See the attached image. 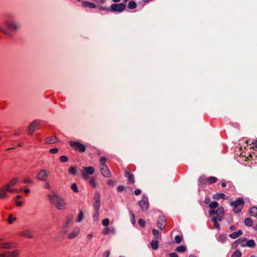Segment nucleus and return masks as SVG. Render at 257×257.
Listing matches in <instances>:
<instances>
[{
    "instance_id": "1a4fd4ad",
    "label": "nucleus",
    "mask_w": 257,
    "mask_h": 257,
    "mask_svg": "<svg viewBox=\"0 0 257 257\" xmlns=\"http://www.w3.org/2000/svg\"><path fill=\"white\" fill-rule=\"evenodd\" d=\"M49 175V172L47 170H42L37 174V178L42 181H46Z\"/></svg>"
},
{
    "instance_id": "4468645a",
    "label": "nucleus",
    "mask_w": 257,
    "mask_h": 257,
    "mask_svg": "<svg viewBox=\"0 0 257 257\" xmlns=\"http://www.w3.org/2000/svg\"><path fill=\"white\" fill-rule=\"evenodd\" d=\"M166 219L164 216L161 215L159 216V219L157 222V226L160 229L163 230L166 226Z\"/></svg>"
},
{
    "instance_id": "f03ea898",
    "label": "nucleus",
    "mask_w": 257,
    "mask_h": 257,
    "mask_svg": "<svg viewBox=\"0 0 257 257\" xmlns=\"http://www.w3.org/2000/svg\"><path fill=\"white\" fill-rule=\"evenodd\" d=\"M47 197L50 202L55 206L59 210H64L66 208V203L64 199L61 198L57 193L52 192L47 195Z\"/></svg>"
},
{
    "instance_id": "393cba45",
    "label": "nucleus",
    "mask_w": 257,
    "mask_h": 257,
    "mask_svg": "<svg viewBox=\"0 0 257 257\" xmlns=\"http://www.w3.org/2000/svg\"><path fill=\"white\" fill-rule=\"evenodd\" d=\"M242 234V232L241 230H239L237 232H234L232 233V234H230L229 235V237L231 238L235 239L237 237H239V236L241 235Z\"/></svg>"
},
{
    "instance_id": "58836bf2",
    "label": "nucleus",
    "mask_w": 257,
    "mask_h": 257,
    "mask_svg": "<svg viewBox=\"0 0 257 257\" xmlns=\"http://www.w3.org/2000/svg\"><path fill=\"white\" fill-rule=\"evenodd\" d=\"M93 206L94 208L95 209L96 213H97V214H98V211L100 207V202H95Z\"/></svg>"
},
{
    "instance_id": "5fc2aeb1",
    "label": "nucleus",
    "mask_w": 257,
    "mask_h": 257,
    "mask_svg": "<svg viewBox=\"0 0 257 257\" xmlns=\"http://www.w3.org/2000/svg\"><path fill=\"white\" fill-rule=\"evenodd\" d=\"M58 152V149L57 148L52 149L50 150L49 152L51 154H56Z\"/></svg>"
},
{
    "instance_id": "20e7f679",
    "label": "nucleus",
    "mask_w": 257,
    "mask_h": 257,
    "mask_svg": "<svg viewBox=\"0 0 257 257\" xmlns=\"http://www.w3.org/2000/svg\"><path fill=\"white\" fill-rule=\"evenodd\" d=\"M217 178L215 177L211 176L207 177L205 176H201L198 180L199 185L204 186L207 184H212L217 182Z\"/></svg>"
},
{
    "instance_id": "4c0bfd02",
    "label": "nucleus",
    "mask_w": 257,
    "mask_h": 257,
    "mask_svg": "<svg viewBox=\"0 0 257 257\" xmlns=\"http://www.w3.org/2000/svg\"><path fill=\"white\" fill-rule=\"evenodd\" d=\"M83 212L82 210H80L76 221L77 222H80L83 219Z\"/></svg>"
},
{
    "instance_id": "6ab92c4d",
    "label": "nucleus",
    "mask_w": 257,
    "mask_h": 257,
    "mask_svg": "<svg viewBox=\"0 0 257 257\" xmlns=\"http://www.w3.org/2000/svg\"><path fill=\"white\" fill-rule=\"evenodd\" d=\"M101 173L105 177H109L111 175L110 171L107 166L101 167Z\"/></svg>"
},
{
    "instance_id": "338daca9",
    "label": "nucleus",
    "mask_w": 257,
    "mask_h": 257,
    "mask_svg": "<svg viewBox=\"0 0 257 257\" xmlns=\"http://www.w3.org/2000/svg\"><path fill=\"white\" fill-rule=\"evenodd\" d=\"M22 196L21 195H17L16 197V200H18V199L22 198Z\"/></svg>"
},
{
    "instance_id": "052dcab7",
    "label": "nucleus",
    "mask_w": 257,
    "mask_h": 257,
    "mask_svg": "<svg viewBox=\"0 0 257 257\" xmlns=\"http://www.w3.org/2000/svg\"><path fill=\"white\" fill-rule=\"evenodd\" d=\"M45 187L46 189H51V185L48 182H46L45 184Z\"/></svg>"
},
{
    "instance_id": "13d9d810",
    "label": "nucleus",
    "mask_w": 257,
    "mask_h": 257,
    "mask_svg": "<svg viewBox=\"0 0 257 257\" xmlns=\"http://www.w3.org/2000/svg\"><path fill=\"white\" fill-rule=\"evenodd\" d=\"M169 255L170 257H178V254L175 252L171 253Z\"/></svg>"
},
{
    "instance_id": "0eeeda50",
    "label": "nucleus",
    "mask_w": 257,
    "mask_h": 257,
    "mask_svg": "<svg viewBox=\"0 0 257 257\" xmlns=\"http://www.w3.org/2000/svg\"><path fill=\"white\" fill-rule=\"evenodd\" d=\"M18 246V244L14 242L3 241V239L0 238V249H12Z\"/></svg>"
},
{
    "instance_id": "e433bc0d",
    "label": "nucleus",
    "mask_w": 257,
    "mask_h": 257,
    "mask_svg": "<svg viewBox=\"0 0 257 257\" xmlns=\"http://www.w3.org/2000/svg\"><path fill=\"white\" fill-rule=\"evenodd\" d=\"M19 178H16L12 179L11 181L8 183L9 185L11 186H14L15 185H16L19 181Z\"/></svg>"
},
{
    "instance_id": "49530a36",
    "label": "nucleus",
    "mask_w": 257,
    "mask_h": 257,
    "mask_svg": "<svg viewBox=\"0 0 257 257\" xmlns=\"http://www.w3.org/2000/svg\"><path fill=\"white\" fill-rule=\"evenodd\" d=\"M138 223L140 226L142 227H144L145 226L146 222L145 220L142 219H140L138 221Z\"/></svg>"
},
{
    "instance_id": "79ce46f5",
    "label": "nucleus",
    "mask_w": 257,
    "mask_h": 257,
    "mask_svg": "<svg viewBox=\"0 0 257 257\" xmlns=\"http://www.w3.org/2000/svg\"><path fill=\"white\" fill-rule=\"evenodd\" d=\"M68 172L70 174L74 175L76 174V170L75 167H71L68 169Z\"/></svg>"
},
{
    "instance_id": "7ed1b4c3",
    "label": "nucleus",
    "mask_w": 257,
    "mask_h": 257,
    "mask_svg": "<svg viewBox=\"0 0 257 257\" xmlns=\"http://www.w3.org/2000/svg\"><path fill=\"white\" fill-rule=\"evenodd\" d=\"M224 213V209L222 207L218 208L216 210H210L209 211V214L210 215L216 214V216H214L212 218V220L214 223V225L216 228H220V225L218 221H220L221 220V218L223 216Z\"/></svg>"
},
{
    "instance_id": "8fccbe9b",
    "label": "nucleus",
    "mask_w": 257,
    "mask_h": 257,
    "mask_svg": "<svg viewBox=\"0 0 257 257\" xmlns=\"http://www.w3.org/2000/svg\"><path fill=\"white\" fill-rule=\"evenodd\" d=\"M109 231H110V229L108 227H106L103 230L102 233L103 235H106L109 232Z\"/></svg>"
},
{
    "instance_id": "4be33fe9",
    "label": "nucleus",
    "mask_w": 257,
    "mask_h": 257,
    "mask_svg": "<svg viewBox=\"0 0 257 257\" xmlns=\"http://www.w3.org/2000/svg\"><path fill=\"white\" fill-rule=\"evenodd\" d=\"M7 191L4 186L0 187V199H3L8 197Z\"/></svg>"
},
{
    "instance_id": "c9c22d12",
    "label": "nucleus",
    "mask_w": 257,
    "mask_h": 257,
    "mask_svg": "<svg viewBox=\"0 0 257 257\" xmlns=\"http://www.w3.org/2000/svg\"><path fill=\"white\" fill-rule=\"evenodd\" d=\"M176 250L179 252H184L186 251V247L184 245H180L176 248Z\"/></svg>"
},
{
    "instance_id": "7c9ffc66",
    "label": "nucleus",
    "mask_w": 257,
    "mask_h": 257,
    "mask_svg": "<svg viewBox=\"0 0 257 257\" xmlns=\"http://www.w3.org/2000/svg\"><path fill=\"white\" fill-rule=\"evenodd\" d=\"M152 231L153 234L155 236V239H159L161 237V235L159 231L156 229H153Z\"/></svg>"
},
{
    "instance_id": "bb28decb",
    "label": "nucleus",
    "mask_w": 257,
    "mask_h": 257,
    "mask_svg": "<svg viewBox=\"0 0 257 257\" xmlns=\"http://www.w3.org/2000/svg\"><path fill=\"white\" fill-rule=\"evenodd\" d=\"M213 198L215 199H227V197H226V195L223 193H217L213 196Z\"/></svg>"
},
{
    "instance_id": "412c9836",
    "label": "nucleus",
    "mask_w": 257,
    "mask_h": 257,
    "mask_svg": "<svg viewBox=\"0 0 257 257\" xmlns=\"http://www.w3.org/2000/svg\"><path fill=\"white\" fill-rule=\"evenodd\" d=\"M80 229L78 227L75 228L73 231L68 235V238L73 239L78 236L80 232Z\"/></svg>"
},
{
    "instance_id": "9d476101",
    "label": "nucleus",
    "mask_w": 257,
    "mask_h": 257,
    "mask_svg": "<svg viewBox=\"0 0 257 257\" xmlns=\"http://www.w3.org/2000/svg\"><path fill=\"white\" fill-rule=\"evenodd\" d=\"M240 244L241 246H248L249 247H254L255 246V243L253 239L247 240L246 238H243L240 240Z\"/></svg>"
},
{
    "instance_id": "c03bdc74",
    "label": "nucleus",
    "mask_w": 257,
    "mask_h": 257,
    "mask_svg": "<svg viewBox=\"0 0 257 257\" xmlns=\"http://www.w3.org/2000/svg\"><path fill=\"white\" fill-rule=\"evenodd\" d=\"M102 224L104 226H107L109 223V220L107 218L104 219L101 221Z\"/></svg>"
},
{
    "instance_id": "72a5a7b5",
    "label": "nucleus",
    "mask_w": 257,
    "mask_h": 257,
    "mask_svg": "<svg viewBox=\"0 0 257 257\" xmlns=\"http://www.w3.org/2000/svg\"><path fill=\"white\" fill-rule=\"evenodd\" d=\"M137 5L135 2L130 1L127 5V7L130 9H134L136 8Z\"/></svg>"
},
{
    "instance_id": "cd10ccee",
    "label": "nucleus",
    "mask_w": 257,
    "mask_h": 257,
    "mask_svg": "<svg viewBox=\"0 0 257 257\" xmlns=\"http://www.w3.org/2000/svg\"><path fill=\"white\" fill-rule=\"evenodd\" d=\"M217 240L222 243H224L226 240V235L224 234H221L218 235L217 236Z\"/></svg>"
},
{
    "instance_id": "09e8293b",
    "label": "nucleus",
    "mask_w": 257,
    "mask_h": 257,
    "mask_svg": "<svg viewBox=\"0 0 257 257\" xmlns=\"http://www.w3.org/2000/svg\"><path fill=\"white\" fill-rule=\"evenodd\" d=\"M60 160L62 162H66L68 160V158L66 156H61L60 157Z\"/></svg>"
},
{
    "instance_id": "2eb2a0df",
    "label": "nucleus",
    "mask_w": 257,
    "mask_h": 257,
    "mask_svg": "<svg viewBox=\"0 0 257 257\" xmlns=\"http://www.w3.org/2000/svg\"><path fill=\"white\" fill-rule=\"evenodd\" d=\"M5 25L7 26L8 29L12 31L17 30L19 29L20 27L19 25L14 22L6 21Z\"/></svg>"
},
{
    "instance_id": "473e14b6",
    "label": "nucleus",
    "mask_w": 257,
    "mask_h": 257,
    "mask_svg": "<svg viewBox=\"0 0 257 257\" xmlns=\"http://www.w3.org/2000/svg\"><path fill=\"white\" fill-rule=\"evenodd\" d=\"M16 220V218L14 217L13 214H10L9 215V217L8 218V221L9 224L13 223Z\"/></svg>"
},
{
    "instance_id": "a211bd4d",
    "label": "nucleus",
    "mask_w": 257,
    "mask_h": 257,
    "mask_svg": "<svg viewBox=\"0 0 257 257\" xmlns=\"http://www.w3.org/2000/svg\"><path fill=\"white\" fill-rule=\"evenodd\" d=\"M21 250L19 249H15L12 251H7L8 257H19Z\"/></svg>"
},
{
    "instance_id": "774afa93",
    "label": "nucleus",
    "mask_w": 257,
    "mask_h": 257,
    "mask_svg": "<svg viewBox=\"0 0 257 257\" xmlns=\"http://www.w3.org/2000/svg\"><path fill=\"white\" fill-rule=\"evenodd\" d=\"M226 186V184L225 182H223L221 183V187L224 188Z\"/></svg>"
},
{
    "instance_id": "aec40b11",
    "label": "nucleus",
    "mask_w": 257,
    "mask_h": 257,
    "mask_svg": "<svg viewBox=\"0 0 257 257\" xmlns=\"http://www.w3.org/2000/svg\"><path fill=\"white\" fill-rule=\"evenodd\" d=\"M20 234L21 236L32 238L33 237V234L31 230H26L20 232Z\"/></svg>"
},
{
    "instance_id": "f257e3e1",
    "label": "nucleus",
    "mask_w": 257,
    "mask_h": 257,
    "mask_svg": "<svg viewBox=\"0 0 257 257\" xmlns=\"http://www.w3.org/2000/svg\"><path fill=\"white\" fill-rule=\"evenodd\" d=\"M245 151L241 153L243 157L248 160H255L257 158V141L253 140L252 143L244 148Z\"/></svg>"
},
{
    "instance_id": "e2e57ef3",
    "label": "nucleus",
    "mask_w": 257,
    "mask_h": 257,
    "mask_svg": "<svg viewBox=\"0 0 257 257\" xmlns=\"http://www.w3.org/2000/svg\"><path fill=\"white\" fill-rule=\"evenodd\" d=\"M0 257H8L7 254V251L1 253Z\"/></svg>"
},
{
    "instance_id": "bf43d9fd",
    "label": "nucleus",
    "mask_w": 257,
    "mask_h": 257,
    "mask_svg": "<svg viewBox=\"0 0 257 257\" xmlns=\"http://www.w3.org/2000/svg\"><path fill=\"white\" fill-rule=\"evenodd\" d=\"M103 254L105 257H109L110 254V251L109 250H106L104 252Z\"/></svg>"
},
{
    "instance_id": "0e129e2a",
    "label": "nucleus",
    "mask_w": 257,
    "mask_h": 257,
    "mask_svg": "<svg viewBox=\"0 0 257 257\" xmlns=\"http://www.w3.org/2000/svg\"><path fill=\"white\" fill-rule=\"evenodd\" d=\"M117 189L118 191L120 192V191H122L124 189V187L122 186H119L117 188Z\"/></svg>"
},
{
    "instance_id": "de8ad7c7",
    "label": "nucleus",
    "mask_w": 257,
    "mask_h": 257,
    "mask_svg": "<svg viewBox=\"0 0 257 257\" xmlns=\"http://www.w3.org/2000/svg\"><path fill=\"white\" fill-rule=\"evenodd\" d=\"M94 200L95 202H100V195L98 193H96L94 196Z\"/></svg>"
},
{
    "instance_id": "423d86ee",
    "label": "nucleus",
    "mask_w": 257,
    "mask_h": 257,
    "mask_svg": "<svg viewBox=\"0 0 257 257\" xmlns=\"http://www.w3.org/2000/svg\"><path fill=\"white\" fill-rule=\"evenodd\" d=\"M230 204L233 207L234 212L238 213L241 211L243 206L244 201L241 198H239L235 201L232 202Z\"/></svg>"
},
{
    "instance_id": "c85d7f7f",
    "label": "nucleus",
    "mask_w": 257,
    "mask_h": 257,
    "mask_svg": "<svg viewBox=\"0 0 257 257\" xmlns=\"http://www.w3.org/2000/svg\"><path fill=\"white\" fill-rule=\"evenodd\" d=\"M249 214L252 216H257V207H252L250 208L249 210Z\"/></svg>"
},
{
    "instance_id": "c756f323",
    "label": "nucleus",
    "mask_w": 257,
    "mask_h": 257,
    "mask_svg": "<svg viewBox=\"0 0 257 257\" xmlns=\"http://www.w3.org/2000/svg\"><path fill=\"white\" fill-rule=\"evenodd\" d=\"M218 205L219 204L217 202L213 201L209 204V207L211 209V210H214V209L218 208Z\"/></svg>"
},
{
    "instance_id": "39448f33",
    "label": "nucleus",
    "mask_w": 257,
    "mask_h": 257,
    "mask_svg": "<svg viewBox=\"0 0 257 257\" xmlns=\"http://www.w3.org/2000/svg\"><path fill=\"white\" fill-rule=\"evenodd\" d=\"M69 145L73 150L80 153L84 152L86 150L85 146L77 141H70Z\"/></svg>"
},
{
    "instance_id": "dca6fc26",
    "label": "nucleus",
    "mask_w": 257,
    "mask_h": 257,
    "mask_svg": "<svg viewBox=\"0 0 257 257\" xmlns=\"http://www.w3.org/2000/svg\"><path fill=\"white\" fill-rule=\"evenodd\" d=\"M4 188L6 189L7 191L8 192L11 193H18L22 191V189H20L19 190L15 189L13 188V186H11L9 185V184H7L3 186Z\"/></svg>"
},
{
    "instance_id": "6e6552de",
    "label": "nucleus",
    "mask_w": 257,
    "mask_h": 257,
    "mask_svg": "<svg viewBox=\"0 0 257 257\" xmlns=\"http://www.w3.org/2000/svg\"><path fill=\"white\" fill-rule=\"evenodd\" d=\"M139 205L143 211L148 210L149 207V202L147 197L143 196L142 200L139 202Z\"/></svg>"
},
{
    "instance_id": "f3484780",
    "label": "nucleus",
    "mask_w": 257,
    "mask_h": 257,
    "mask_svg": "<svg viewBox=\"0 0 257 257\" xmlns=\"http://www.w3.org/2000/svg\"><path fill=\"white\" fill-rule=\"evenodd\" d=\"M125 177L128 179L129 184H134L135 183L134 176L133 174L131 173L128 170L125 171Z\"/></svg>"
},
{
    "instance_id": "f704fd0d",
    "label": "nucleus",
    "mask_w": 257,
    "mask_h": 257,
    "mask_svg": "<svg viewBox=\"0 0 257 257\" xmlns=\"http://www.w3.org/2000/svg\"><path fill=\"white\" fill-rule=\"evenodd\" d=\"M244 222L245 224L247 226H251L252 225V221L249 218H246L244 219Z\"/></svg>"
},
{
    "instance_id": "680f3d73",
    "label": "nucleus",
    "mask_w": 257,
    "mask_h": 257,
    "mask_svg": "<svg viewBox=\"0 0 257 257\" xmlns=\"http://www.w3.org/2000/svg\"><path fill=\"white\" fill-rule=\"evenodd\" d=\"M16 205L17 206H21L23 204V202L22 201H18V200H16Z\"/></svg>"
},
{
    "instance_id": "4d7b16f0",
    "label": "nucleus",
    "mask_w": 257,
    "mask_h": 257,
    "mask_svg": "<svg viewBox=\"0 0 257 257\" xmlns=\"http://www.w3.org/2000/svg\"><path fill=\"white\" fill-rule=\"evenodd\" d=\"M210 201H211V200L210 199V198L209 197H207V198H206L205 200H204V203L206 204H209L210 203Z\"/></svg>"
},
{
    "instance_id": "2f4dec72",
    "label": "nucleus",
    "mask_w": 257,
    "mask_h": 257,
    "mask_svg": "<svg viewBox=\"0 0 257 257\" xmlns=\"http://www.w3.org/2000/svg\"><path fill=\"white\" fill-rule=\"evenodd\" d=\"M107 160L105 157H101L99 159V162L100 164L101 167H104V166H107L106 165Z\"/></svg>"
},
{
    "instance_id": "a18cd8bd",
    "label": "nucleus",
    "mask_w": 257,
    "mask_h": 257,
    "mask_svg": "<svg viewBox=\"0 0 257 257\" xmlns=\"http://www.w3.org/2000/svg\"><path fill=\"white\" fill-rule=\"evenodd\" d=\"M71 189L76 193L78 192V190L77 189V185L76 183H73L71 186Z\"/></svg>"
},
{
    "instance_id": "f8f14e48",
    "label": "nucleus",
    "mask_w": 257,
    "mask_h": 257,
    "mask_svg": "<svg viewBox=\"0 0 257 257\" xmlns=\"http://www.w3.org/2000/svg\"><path fill=\"white\" fill-rule=\"evenodd\" d=\"M40 124V121L36 120L33 121L29 127V132L31 135H32L37 129Z\"/></svg>"
},
{
    "instance_id": "3c124183",
    "label": "nucleus",
    "mask_w": 257,
    "mask_h": 257,
    "mask_svg": "<svg viewBox=\"0 0 257 257\" xmlns=\"http://www.w3.org/2000/svg\"><path fill=\"white\" fill-rule=\"evenodd\" d=\"M0 32H2L3 33L6 34V35H9L8 31L5 29L2 28V27L0 25Z\"/></svg>"
},
{
    "instance_id": "ea45409f",
    "label": "nucleus",
    "mask_w": 257,
    "mask_h": 257,
    "mask_svg": "<svg viewBox=\"0 0 257 257\" xmlns=\"http://www.w3.org/2000/svg\"><path fill=\"white\" fill-rule=\"evenodd\" d=\"M182 240H183L182 235H178L176 236L175 237V241L178 244L180 243L182 241Z\"/></svg>"
},
{
    "instance_id": "9b49d317",
    "label": "nucleus",
    "mask_w": 257,
    "mask_h": 257,
    "mask_svg": "<svg viewBox=\"0 0 257 257\" xmlns=\"http://www.w3.org/2000/svg\"><path fill=\"white\" fill-rule=\"evenodd\" d=\"M125 8V5L123 3L113 4L111 6V9L113 12H121Z\"/></svg>"
},
{
    "instance_id": "864d4df0",
    "label": "nucleus",
    "mask_w": 257,
    "mask_h": 257,
    "mask_svg": "<svg viewBox=\"0 0 257 257\" xmlns=\"http://www.w3.org/2000/svg\"><path fill=\"white\" fill-rule=\"evenodd\" d=\"M23 182L25 183H33V181H32V180L29 178L24 179L23 180Z\"/></svg>"
},
{
    "instance_id": "5701e85b",
    "label": "nucleus",
    "mask_w": 257,
    "mask_h": 257,
    "mask_svg": "<svg viewBox=\"0 0 257 257\" xmlns=\"http://www.w3.org/2000/svg\"><path fill=\"white\" fill-rule=\"evenodd\" d=\"M82 5L84 7H88L89 8H95L96 7V5L92 3L88 2L86 1H82Z\"/></svg>"
},
{
    "instance_id": "a878e982",
    "label": "nucleus",
    "mask_w": 257,
    "mask_h": 257,
    "mask_svg": "<svg viewBox=\"0 0 257 257\" xmlns=\"http://www.w3.org/2000/svg\"><path fill=\"white\" fill-rule=\"evenodd\" d=\"M158 240L155 239V240H152L151 242L152 248L154 250H156L158 248Z\"/></svg>"
},
{
    "instance_id": "37998d69",
    "label": "nucleus",
    "mask_w": 257,
    "mask_h": 257,
    "mask_svg": "<svg viewBox=\"0 0 257 257\" xmlns=\"http://www.w3.org/2000/svg\"><path fill=\"white\" fill-rule=\"evenodd\" d=\"M88 183H89V185L92 187L94 188L96 187L95 181V179L93 178H91L89 180Z\"/></svg>"
},
{
    "instance_id": "b1692460",
    "label": "nucleus",
    "mask_w": 257,
    "mask_h": 257,
    "mask_svg": "<svg viewBox=\"0 0 257 257\" xmlns=\"http://www.w3.org/2000/svg\"><path fill=\"white\" fill-rule=\"evenodd\" d=\"M57 141L56 138L53 137H48L45 139V143L46 144H54V143H56Z\"/></svg>"
},
{
    "instance_id": "ddd939ff",
    "label": "nucleus",
    "mask_w": 257,
    "mask_h": 257,
    "mask_svg": "<svg viewBox=\"0 0 257 257\" xmlns=\"http://www.w3.org/2000/svg\"><path fill=\"white\" fill-rule=\"evenodd\" d=\"M84 172L83 173V177L84 179L87 178V175H92L94 172V169L92 167H84L83 168Z\"/></svg>"
},
{
    "instance_id": "6e6d98bb",
    "label": "nucleus",
    "mask_w": 257,
    "mask_h": 257,
    "mask_svg": "<svg viewBox=\"0 0 257 257\" xmlns=\"http://www.w3.org/2000/svg\"><path fill=\"white\" fill-rule=\"evenodd\" d=\"M141 193L142 191L139 189H136L134 191V193L136 195H139Z\"/></svg>"
},
{
    "instance_id": "a19ab883",
    "label": "nucleus",
    "mask_w": 257,
    "mask_h": 257,
    "mask_svg": "<svg viewBox=\"0 0 257 257\" xmlns=\"http://www.w3.org/2000/svg\"><path fill=\"white\" fill-rule=\"evenodd\" d=\"M241 252L238 250H236L231 255V257H240L241 256Z\"/></svg>"
},
{
    "instance_id": "69168bd1",
    "label": "nucleus",
    "mask_w": 257,
    "mask_h": 257,
    "mask_svg": "<svg viewBox=\"0 0 257 257\" xmlns=\"http://www.w3.org/2000/svg\"><path fill=\"white\" fill-rule=\"evenodd\" d=\"M24 192L26 194H28L30 193V190L28 189H25Z\"/></svg>"
},
{
    "instance_id": "603ef678",
    "label": "nucleus",
    "mask_w": 257,
    "mask_h": 257,
    "mask_svg": "<svg viewBox=\"0 0 257 257\" xmlns=\"http://www.w3.org/2000/svg\"><path fill=\"white\" fill-rule=\"evenodd\" d=\"M131 218H131L132 223L133 224H135L136 223V220H135V215L134 213H131Z\"/></svg>"
}]
</instances>
